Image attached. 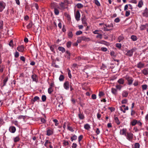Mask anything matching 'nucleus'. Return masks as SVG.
<instances>
[{"mask_svg":"<svg viewBox=\"0 0 148 148\" xmlns=\"http://www.w3.org/2000/svg\"><path fill=\"white\" fill-rule=\"evenodd\" d=\"M82 40L85 42H88L90 41V39L88 37H86L85 36H82L79 37L78 38L77 42L78 43H79L81 42L82 41Z\"/></svg>","mask_w":148,"mask_h":148,"instance_id":"f257e3e1","label":"nucleus"},{"mask_svg":"<svg viewBox=\"0 0 148 148\" xmlns=\"http://www.w3.org/2000/svg\"><path fill=\"white\" fill-rule=\"evenodd\" d=\"M136 49H137L136 48L134 47L131 50L127 51L125 55L130 57L132 56L133 55V52L135 51Z\"/></svg>","mask_w":148,"mask_h":148,"instance_id":"f03ea898","label":"nucleus"},{"mask_svg":"<svg viewBox=\"0 0 148 148\" xmlns=\"http://www.w3.org/2000/svg\"><path fill=\"white\" fill-rule=\"evenodd\" d=\"M125 79L128 82V85H132L134 80V79L132 77H129L128 76H126L125 77Z\"/></svg>","mask_w":148,"mask_h":148,"instance_id":"7ed1b4c3","label":"nucleus"},{"mask_svg":"<svg viewBox=\"0 0 148 148\" xmlns=\"http://www.w3.org/2000/svg\"><path fill=\"white\" fill-rule=\"evenodd\" d=\"M133 134L131 133H127L126 134V138L130 141H131L133 138Z\"/></svg>","mask_w":148,"mask_h":148,"instance_id":"20e7f679","label":"nucleus"},{"mask_svg":"<svg viewBox=\"0 0 148 148\" xmlns=\"http://www.w3.org/2000/svg\"><path fill=\"white\" fill-rule=\"evenodd\" d=\"M5 3L2 1H0V12H2L5 8Z\"/></svg>","mask_w":148,"mask_h":148,"instance_id":"39448f33","label":"nucleus"},{"mask_svg":"<svg viewBox=\"0 0 148 148\" xmlns=\"http://www.w3.org/2000/svg\"><path fill=\"white\" fill-rule=\"evenodd\" d=\"M75 16L76 20L78 21L80 20V14L79 11H77L76 13L75 14Z\"/></svg>","mask_w":148,"mask_h":148,"instance_id":"423d86ee","label":"nucleus"},{"mask_svg":"<svg viewBox=\"0 0 148 148\" xmlns=\"http://www.w3.org/2000/svg\"><path fill=\"white\" fill-rule=\"evenodd\" d=\"M24 47L23 45L18 46L17 48V50L19 51L23 52L24 51Z\"/></svg>","mask_w":148,"mask_h":148,"instance_id":"0eeeda50","label":"nucleus"},{"mask_svg":"<svg viewBox=\"0 0 148 148\" xmlns=\"http://www.w3.org/2000/svg\"><path fill=\"white\" fill-rule=\"evenodd\" d=\"M64 88L66 90H68L69 87V82L68 81H66L63 85Z\"/></svg>","mask_w":148,"mask_h":148,"instance_id":"6e6552de","label":"nucleus"},{"mask_svg":"<svg viewBox=\"0 0 148 148\" xmlns=\"http://www.w3.org/2000/svg\"><path fill=\"white\" fill-rule=\"evenodd\" d=\"M51 7L52 8H54V9L59 8L57 4L55 2L52 3H51Z\"/></svg>","mask_w":148,"mask_h":148,"instance_id":"1a4fd4ad","label":"nucleus"},{"mask_svg":"<svg viewBox=\"0 0 148 148\" xmlns=\"http://www.w3.org/2000/svg\"><path fill=\"white\" fill-rule=\"evenodd\" d=\"M120 134L121 135H124L126 136V128H123L120 130Z\"/></svg>","mask_w":148,"mask_h":148,"instance_id":"9d476101","label":"nucleus"},{"mask_svg":"<svg viewBox=\"0 0 148 148\" xmlns=\"http://www.w3.org/2000/svg\"><path fill=\"white\" fill-rule=\"evenodd\" d=\"M144 64L142 62H139L137 65V67L139 69H142L144 67Z\"/></svg>","mask_w":148,"mask_h":148,"instance_id":"9b49d317","label":"nucleus"},{"mask_svg":"<svg viewBox=\"0 0 148 148\" xmlns=\"http://www.w3.org/2000/svg\"><path fill=\"white\" fill-rule=\"evenodd\" d=\"M9 130L11 133H14L16 131V129L15 127L12 126L10 127Z\"/></svg>","mask_w":148,"mask_h":148,"instance_id":"f8f14e48","label":"nucleus"},{"mask_svg":"<svg viewBox=\"0 0 148 148\" xmlns=\"http://www.w3.org/2000/svg\"><path fill=\"white\" fill-rule=\"evenodd\" d=\"M53 133V131L52 130L50 129H47V135L50 136Z\"/></svg>","mask_w":148,"mask_h":148,"instance_id":"ddd939ff","label":"nucleus"},{"mask_svg":"<svg viewBox=\"0 0 148 148\" xmlns=\"http://www.w3.org/2000/svg\"><path fill=\"white\" fill-rule=\"evenodd\" d=\"M142 73L146 76L148 75V69H147L145 68L141 71Z\"/></svg>","mask_w":148,"mask_h":148,"instance_id":"4468645a","label":"nucleus"},{"mask_svg":"<svg viewBox=\"0 0 148 148\" xmlns=\"http://www.w3.org/2000/svg\"><path fill=\"white\" fill-rule=\"evenodd\" d=\"M117 82L120 85H123L124 84V80L122 78L119 79L118 81Z\"/></svg>","mask_w":148,"mask_h":148,"instance_id":"2eb2a0df","label":"nucleus"},{"mask_svg":"<svg viewBox=\"0 0 148 148\" xmlns=\"http://www.w3.org/2000/svg\"><path fill=\"white\" fill-rule=\"evenodd\" d=\"M78 115L79 118L80 120H83L85 118L84 116L82 113L80 112L78 114Z\"/></svg>","mask_w":148,"mask_h":148,"instance_id":"dca6fc26","label":"nucleus"},{"mask_svg":"<svg viewBox=\"0 0 148 148\" xmlns=\"http://www.w3.org/2000/svg\"><path fill=\"white\" fill-rule=\"evenodd\" d=\"M128 92L125 90H124L122 92V95L123 97H127L128 95Z\"/></svg>","mask_w":148,"mask_h":148,"instance_id":"f3484780","label":"nucleus"},{"mask_svg":"<svg viewBox=\"0 0 148 148\" xmlns=\"http://www.w3.org/2000/svg\"><path fill=\"white\" fill-rule=\"evenodd\" d=\"M37 75L36 74H33L32 75V78L33 81L37 82L38 81L36 78Z\"/></svg>","mask_w":148,"mask_h":148,"instance_id":"a211bd4d","label":"nucleus"},{"mask_svg":"<svg viewBox=\"0 0 148 148\" xmlns=\"http://www.w3.org/2000/svg\"><path fill=\"white\" fill-rule=\"evenodd\" d=\"M143 16L147 17L148 16V9L146 8L143 13Z\"/></svg>","mask_w":148,"mask_h":148,"instance_id":"6ab92c4d","label":"nucleus"},{"mask_svg":"<svg viewBox=\"0 0 148 148\" xmlns=\"http://www.w3.org/2000/svg\"><path fill=\"white\" fill-rule=\"evenodd\" d=\"M104 25L106 27L110 28H112L114 27V25L113 23H111L110 24H106Z\"/></svg>","mask_w":148,"mask_h":148,"instance_id":"aec40b11","label":"nucleus"},{"mask_svg":"<svg viewBox=\"0 0 148 148\" xmlns=\"http://www.w3.org/2000/svg\"><path fill=\"white\" fill-rule=\"evenodd\" d=\"M84 128L87 130H89L90 128V125L88 124H86L84 125Z\"/></svg>","mask_w":148,"mask_h":148,"instance_id":"412c9836","label":"nucleus"},{"mask_svg":"<svg viewBox=\"0 0 148 148\" xmlns=\"http://www.w3.org/2000/svg\"><path fill=\"white\" fill-rule=\"evenodd\" d=\"M143 4V1L142 0H140L138 3V6L139 8H140L142 7Z\"/></svg>","mask_w":148,"mask_h":148,"instance_id":"4be33fe9","label":"nucleus"},{"mask_svg":"<svg viewBox=\"0 0 148 148\" xmlns=\"http://www.w3.org/2000/svg\"><path fill=\"white\" fill-rule=\"evenodd\" d=\"M58 50L60 51H62V53L64 52L65 51V48L62 47H59L58 48Z\"/></svg>","mask_w":148,"mask_h":148,"instance_id":"5701e85b","label":"nucleus"},{"mask_svg":"<svg viewBox=\"0 0 148 148\" xmlns=\"http://www.w3.org/2000/svg\"><path fill=\"white\" fill-rule=\"evenodd\" d=\"M114 119L115 122L116 123L117 125H119L120 124V123L117 117H115L114 118Z\"/></svg>","mask_w":148,"mask_h":148,"instance_id":"b1692460","label":"nucleus"},{"mask_svg":"<svg viewBox=\"0 0 148 148\" xmlns=\"http://www.w3.org/2000/svg\"><path fill=\"white\" fill-rule=\"evenodd\" d=\"M131 38L132 40L133 41H135L137 40V37L136 36L132 35L131 37Z\"/></svg>","mask_w":148,"mask_h":148,"instance_id":"393cba45","label":"nucleus"},{"mask_svg":"<svg viewBox=\"0 0 148 148\" xmlns=\"http://www.w3.org/2000/svg\"><path fill=\"white\" fill-rule=\"evenodd\" d=\"M138 122L136 120H134L131 122V124L132 126H134Z\"/></svg>","mask_w":148,"mask_h":148,"instance_id":"a878e982","label":"nucleus"},{"mask_svg":"<svg viewBox=\"0 0 148 148\" xmlns=\"http://www.w3.org/2000/svg\"><path fill=\"white\" fill-rule=\"evenodd\" d=\"M8 77H6L3 80V86H5L6 84V83L7 82V81H8Z\"/></svg>","mask_w":148,"mask_h":148,"instance_id":"bb28decb","label":"nucleus"},{"mask_svg":"<svg viewBox=\"0 0 148 148\" xmlns=\"http://www.w3.org/2000/svg\"><path fill=\"white\" fill-rule=\"evenodd\" d=\"M146 28V26L145 25H141L140 27V29L141 30H143Z\"/></svg>","mask_w":148,"mask_h":148,"instance_id":"cd10ccee","label":"nucleus"},{"mask_svg":"<svg viewBox=\"0 0 148 148\" xmlns=\"http://www.w3.org/2000/svg\"><path fill=\"white\" fill-rule=\"evenodd\" d=\"M77 136L75 135H73V136L71 137V139L72 141H73L74 140H75L77 139Z\"/></svg>","mask_w":148,"mask_h":148,"instance_id":"c85d7f7f","label":"nucleus"},{"mask_svg":"<svg viewBox=\"0 0 148 148\" xmlns=\"http://www.w3.org/2000/svg\"><path fill=\"white\" fill-rule=\"evenodd\" d=\"M140 146V144L138 143H135L134 146L133 147V148H139Z\"/></svg>","mask_w":148,"mask_h":148,"instance_id":"c756f323","label":"nucleus"},{"mask_svg":"<svg viewBox=\"0 0 148 148\" xmlns=\"http://www.w3.org/2000/svg\"><path fill=\"white\" fill-rule=\"evenodd\" d=\"M112 92L114 95H116V93L117 90H116L114 88H112L111 89Z\"/></svg>","mask_w":148,"mask_h":148,"instance_id":"7c9ffc66","label":"nucleus"},{"mask_svg":"<svg viewBox=\"0 0 148 148\" xmlns=\"http://www.w3.org/2000/svg\"><path fill=\"white\" fill-rule=\"evenodd\" d=\"M64 78V76L62 75H60L59 77V80L60 81H62Z\"/></svg>","mask_w":148,"mask_h":148,"instance_id":"2f4dec72","label":"nucleus"},{"mask_svg":"<svg viewBox=\"0 0 148 148\" xmlns=\"http://www.w3.org/2000/svg\"><path fill=\"white\" fill-rule=\"evenodd\" d=\"M77 6L78 8H81L83 7V5L81 3H78L77 4Z\"/></svg>","mask_w":148,"mask_h":148,"instance_id":"473e14b6","label":"nucleus"},{"mask_svg":"<svg viewBox=\"0 0 148 148\" xmlns=\"http://www.w3.org/2000/svg\"><path fill=\"white\" fill-rule=\"evenodd\" d=\"M33 25V23L32 22H30L27 25V28L29 29L32 27Z\"/></svg>","mask_w":148,"mask_h":148,"instance_id":"72a5a7b5","label":"nucleus"},{"mask_svg":"<svg viewBox=\"0 0 148 148\" xmlns=\"http://www.w3.org/2000/svg\"><path fill=\"white\" fill-rule=\"evenodd\" d=\"M106 27H103V29L104 31H109L110 30H112V29H108Z\"/></svg>","mask_w":148,"mask_h":148,"instance_id":"f704fd0d","label":"nucleus"},{"mask_svg":"<svg viewBox=\"0 0 148 148\" xmlns=\"http://www.w3.org/2000/svg\"><path fill=\"white\" fill-rule=\"evenodd\" d=\"M53 91V90L51 87H49L48 90V92L49 94H50Z\"/></svg>","mask_w":148,"mask_h":148,"instance_id":"c9c22d12","label":"nucleus"},{"mask_svg":"<svg viewBox=\"0 0 148 148\" xmlns=\"http://www.w3.org/2000/svg\"><path fill=\"white\" fill-rule=\"evenodd\" d=\"M39 98L38 96H35V97L33 100V101L34 102H35V101L39 100Z\"/></svg>","mask_w":148,"mask_h":148,"instance_id":"e433bc0d","label":"nucleus"},{"mask_svg":"<svg viewBox=\"0 0 148 148\" xmlns=\"http://www.w3.org/2000/svg\"><path fill=\"white\" fill-rule=\"evenodd\" d=\"M19 138L18 136H16L14 138V141L15 142L19 141Z\"/></svg>","mask_w":148,"mask_h":148,"instance_id":"4c0bfd02","label":"nucleus"},{"mask_svg":"<svg viewBox=\"0 0 148 148\" xmlns=\"http://www.w3.org/2000/svg\"><path fill=\"white\" fill-rule=\"evenodd\" d=\"M124 39V37L123 36H120L118 37V40L119 42H120L121 40H123Z\"/></svg>","mask_w":148,"mask_h":148,"instance_id":"58836bf2","label":"nucleus"},{"mask_svg":"<svg viewBox=\"0 0 148 148\" xmlns=\"http://www.w3.org/2000/svg\"><path fill=\"white\" fill-rule=\"evenodd\" d=\"M54 12L55 14L58 15L59 14V11L57 8L54 9Z\"/></svg>","mask_w":148,"mask_h":148,"instance_id":"ea45409f","label":"nucleus"},{"mask_svg":"<svg viewBox=\"0 0 148 148\" xmlns=\"http://www.w3.org/2000/svg\"><path fill=\"white\" fill-rule=\"evenodd\" d=\"M59 5L62 8L64 9L65 8L64 3L61 2L60 3Z\"/></svg>","mask_w":148,"mask_h":148,"instance_id":"a19ab883","label":"nucleus"},{"mask_svg":"<svg viewBox=\"0 0 148 148\" xmlns=\"http://www.w3.org/2000/svg\"><path fill=\"white\" fill-rule=\"evenodd\" d=\"M14 57L16 58H17L19 56V53L17 51H16L14 53Z\"/></svg>","mask_w":148,"mask_h":148,"instance_id":"79ce46f5","label":"nucleus"},{"mask_svg":"<svg viewBox=\"0 0 148 148\" xmlns=\"http://www.w3.org/2000/svg\"><path fill=\"white\" fill-rule=\"evenodd\" d=\"M102 34H99V33L98 34V35L96 36V38H99L100 39H102Z\"/></svg>","mask_w":148,"mask_h":148,"instance_id":"37998d69","label":"nucleus"},{"mask_svg":"<svg viewBox=\"0 0 148 148\" xmlns=\"http://www.w3.org/2000/svg\"><path fill=\"white\" fill-rule=\"evenodd\" d=\"M68 36L69 38H71L72 37L73 35L71 32L70 31L68 33Z\"/></svg>","mask_w":148,"mask_h":148,"instance_id":"c03bdc74","label":"nucleus"},{"mask_svg":"<svg viewBox=\"0 0 148 148\" xmlns=\"http://www.w3.org/2000/svg\"><path fill=\"white\" fill-rule=\"evenodd\" d=\"M95 3L97 6H99L100 5V3L98 0H94Z\"/></svg>","mask_w":148,"mask_h":148,"instance_id":"a18cd8bd","label":"nucleus"},{"mask_svg":"<svg viewBox=\"0 0 148 148\" xmlns=\"http://www.w3.org/2000/svg\"><path fill=\"white\" fill-rule=\"evenodd\" d=\"M46 99V97L45 95H43L42 96V99L43 101H45Z\"/></svg>","mask_w":148,"mask_h":148,"instance_id":"49530a36","label":"nucleus"},{"mask_svg":"<svg viewBox=\"0 0 148 148\" xmlns=\"http://www.w3.org/2000/svg\"><path fill=\"white\" fill-rule=\"evenodd\" d=\"M147 87V86L146 84L143 85H142V88L143 90H146Z\"/></svg>","mask_w":148,"mask_h":148,"instance_id":"de8ad7c7","label":"nucleus"},{"mask_svg":"<svg viewBox=\"0 0 148 148\" xmlns=\"http://www.w3.org/2000/svg\"><path fill=\"white\" fill-rule=\"evenodd\" d=\"M121 44L120 43H116V47L119 49H121Z\"/></svg>","mask_w":148,"mask_h":148,"instance_id":"09e8293b","label":"nucleus"},{"mask_svg":"<svg viewBox=\"0 0 148 148\" xmlns=\"http://www.w3.org/2000/svg\"><path fill=\"white\" fill-rule=\"evenodd\" d=\"M101 50L103 51L106 52L107 51V49L106 47H102L101 48Z\"/></svg>","mask_w":148,"mask_h":148,"instance_id":"8fccbe9b","label":"nucleus"},{"mask_svg":"<svg viewBox=\"0 0 148 148\" xmlns=\"http://www.w3.org/2000/svg\"><path fill=\"white\" fill-rule=\"evenodd\" d=\"M53 121L55 123V125L56 126H58V121L56 119H54L53 120Z\"/></svg>","mask_w":148,"mask_h":148,"instance_id":"3c124183","label":"nucleus"},{"mask_svg":"<svg viewBox=\"0 0 148 148\" xmlns=\"http://www.w3.org/2000/svg\"><path fill=\"white\" fill-rule=\"evenodd\" d=\"M71 45V42L70 41H69L66 43V46L68 48H69Z\"/></svg>","mask_w":148,"mask_h":148,"instance_id":"603ef678","label":"nucleus"},{"mask_svg":"<svg viewBox=\"0 0 148 148\" xmlns=\"http://www.w3.org/2000/svg\"><path fill=\"white\" fill-rule=\"evenodd\" d=\"M130 14V11H126L125 12V15L126 17L129 16Z\"/></svg>","mask_w":148,"mask_h":148,"instance_id":"864d4df0","label":"nucleus"},{"mask_svg":"<svg viewBox=\"0 0 148 148\" xmlns=\"http://www.w3.org/2000/svg\"><path fill=\"white\" fill-rule=\"evenodd\" d=\"M67 128L71 132H73L74 131V130L73 129L72 127H71L68 126L67 127Z\"/></svg>","mask_w":148,"mask_h":148,"instance_id":"5fc2aeb1","label":"nucleus"},{"mask_svg":"<svg viewBox=\"0 0 148 148\" xmlns=\"http://www.w3.org/2000/svg\"><path fill=\"white\" fill-rule=\"evenodd\" d=\"M69 143L67 141H64L63 143V145L64 146H66L68 145Z\"/></svg>","mask_w":148,"mask_h":148,"instance_id":"6e6d98bb","label":"nucleus"},{"mask_svg":"<svg viewBox=\"0 0 148 148\" xmlns=\"http://www.w3.org/2000/svg\"><path fill=\"white\" fill-rule=\"evenodd\" d=\"M122 86L120 84L117 85L116 86V88L117 89H119V90L121 89V88H122Z\"/></svg>","mask_w":148,"mask_h":148,"instance_id":"4d7b16f0","label":"nucleus"},{"mask_svg":"<svg viewBox=\"0 0 148 148\" xmlns=\"http://www.w3.org/2000/svg\"><path fill=\"white\" fill-rule=\"evenodd\" d=\"M127 102V100L126 99L122 100L121 101L122 104H126Z\"/></svg>","mask_w":148,"mask_h":148,"instance_id":"13d9d810","label":"nucleus"},{"mask_svg":"<svg viewBox=\"0 0 148 148\" xmlns=\"http://www.w3.org/2000/svg\"><path fill=\"white\" fill-rule=\"evenodd\" d=\"M120 21V19L119 18H116L114 20V22L116 23H119Z\"/></svg>","mask_w":148,"mask_h":148,"instance_id":"bf43d9fd","label":"nucleus"},{"mask_svg":"<svg viewBox=\"0 0 148 148\" xmlns=\"http://www.w3.org/2000/svg\"><path fill=\"white\" fill-rule=\"evenodd\" d=\"M138 81H135L133 84V85L134 86H136L138 85Z\"/></svg>","mask_w":148,"mask_h":148,"instance_id":"052dcab7","label":"nucleus"},{"mask_svg":"<svg viewBox=\"0 0 148 148\" xmlns=\"http://www.w3.org/2000/svg\"><path fill=\"white\" fill-rule=\"evenodd\" d=\"M82 33V31H77L76 32V34L77 35H79L81 34Z\"/></svg>","mask_w":148,"mask_h":148,"instance_id":"680f3d73","label":"nucleus"},{"mask_svg":"<svg viewBox=\"0 0 148 148\" xmlns=\"http://www.w3.org/2000/svg\"><path fill=\"white\" fill-rule=\"evenodd\" d=\"M3 25V21H0V28L2 29Z\"/></svg>","mask_w":148,"mask_h":148,"instance_id":"e2e57ef3","label":"nucleus"},{"mask_svg":"<svg viewBox=\"0 0 148 148\" xmlns=\"http://www.w3.org/2000/svg\"><path fill=\"white\" fill-rule=\"evenodd\" d=\"M25 117L23 115H20L18 116V119H25Z\"/></svg>","mask_w":148,"mask_h":148,"instance_id":"0e129e2a","label":"nucleus"},{"mask_svg":"<svg viewBox=\"0 0 148 148\" xmlns=\"http://www.w3.org/2000/svg\"><path fill=\"white\" fill-rule=\"evenodd\" d=\"M91 97L93 99H96V95L95 94H92L91 96Z\"/></svg>","mask_w":148,"mask_h":148,"instance_id":"69168bd1","label":"nucleus"},{"mask_svg":"<svg viewBox=\"0 0 148 148\" xmlns=\"http://www.w3.org/2000/svg\"><path fill=\"white\" fill-rule=\"evenodd\" d=\"M99 30H96L93 32V33L95 34H98Z\"/></svg>","mask_w":148,"mask_h":148,"instance_id":"338daca9","label":"nucleus"},{"mask_svg":"<svg viewBox=\"0 0 148 148\" xmlns=\"http://www.w3.org/2000/svg\"><path fill=\"white\" fill-rule=\"evenodd\" d=\"M20 60L23 62H25V58L23 56H21L20 57Z\"/></svg>","mask_w":148,"mask_h":148,"instance_id":"774afa93","label":"nucleus"}]
</instances>
